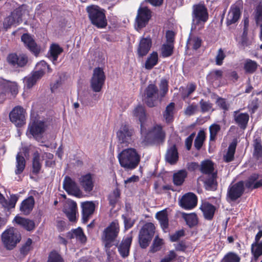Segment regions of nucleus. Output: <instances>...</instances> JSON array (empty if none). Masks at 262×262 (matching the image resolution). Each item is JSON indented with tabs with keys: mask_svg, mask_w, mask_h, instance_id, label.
Listing matches in <instances>:
<instances>
[{
	"mask_svg": "<svg viewBox=\"0 0 262 262\" xmlns=\"http://www.w3.org/2000/svg\"><path fill=\"white\" fill-rule=\"evenodd\" d=\"M243 4L241 2L231 5L226 18V24L228 26L238 21L242 15Z\"/></svg>",
	"mask_w": 262,
	"mask_h": 262,
	"instance_id": "nucleus-12",
	"label": "nucleus"
},
{
	"mask_svg": "<svg viewBox=\"0 0 262 262\" xmlns=\"http://www.w3.org/2000/svg\"><path fill=\"white\" fill-rule=\"evenodd\" d=\"M33 241L31 238H28L26 242L21 245L19 249V252L20 254L23 255V257H25L29 254V252L33 250Z\"/></svg>",
	"mask_w": 262,
	"mask_h": 262,
	"instance_id": "nucleus-41",
	"label": "nucleus"
},
{
	"mask_svg": "<svg viewBox=\"0 0 262 262\" xmlns=\"http://www.w3.org/2000/svg\"><path fill=\"white\" fill-rule=\"evenodd\" d=\"M214 169V164L211 161L208 160L202 162L200 170L202 173L212 174Z\"/></svg>",
	"mask_w": 262,
	"mask_h": 262,
	"instance_id": "nucleus-38",
	"label": "nucleus"
},
{
	"mask_svg": "<svg viewBox=\"0 0 262 262\" xmlns=\"http://www.w3.org/2000/svg\"><path fill=\"white\" fill-rule=\"evenodd\" d=\"M133 115L139 120L140 124V129L141 128L143 130L147 120V114L145 107L141 104L138 105L133 111Z\"/></svg>",
	"mask_w": 262,
	"mask_h": 262,
	"instance_id": "nucleus-20",
	"label": "nucleus"
},
{
	"mask_svg": "<svg viewBox=\"0 0 262 262\" xmlns=\"http://www.w3.org/2000/svg\"><path fill=\"white\" fill-rule=\"evenodd\" d=\"M182 217L186 223V224L189 228H192L196 226L198 224V218L195 213L187 214L182 213Z\"/></svg>",
	"mask_w": 262,
	"mask_h": 262,
	"instance_id": "nucleus-36",
	"label": "nucleus"
},
{
	"mask_svg": "<svg viewBox=\"0 0 262 262\" xmlns=\"http://www.w3.org/2000/svg\"><path fill=\"white\" fill-rule=\"evenodd\" d=\"M41 168V164L40 163V156L38 154H35L32 162V173L37 174L40 172Z\"/></svg>",
	"mask_w": 262,
	"mask_h": 262,
	"instance_id": "nucleus-49",
	"label": "nucleus"
},
{
	"mask_svg": "<svg viewBox=\"0 0 262 262\" xmlns=\"http://www.w3.org/2000/svg\"><path fill=\"white\" fill-rule=\"evenodd\" d=\"M200 208L206 220L211 221L213 219L216 210L214 205L208 202H204L202 203Z\"/></svg>",
	"mask_w": 262,
	"mask_h": 262,
	"instance_id": "nucleus-21",
	"label": "nucleus"
},
{
	"mask_svg": "<svg viewBox=\"0 0 262 262\" xmlns=\"http://www.w3.org/2000/svg\"><path fill=\"white\" fill-rule=\"evenodd\" d=\"M46 127L44 122L34 120L29 124L28 131L36 140H39L42 137Z\"/></svg>",
	"mask_w": 262,
	"mask_h": 262,
	"instance_id": "nucleus-16",
	"label": "nucleus"
},
{
	"mask_svg": "<svg viewBox=\"0 0 262 262\" xmlns=\"http://www.w3.org/2000/svg\"><path fill=\"white\" fill-rule=\"evenodd\" d=\"M7 61L13 67L24 68L27 65L29 58L25 54L10 53L7 57Z\"/></svg>",
	"mask_w": 262,
	"mask_h": 262,
	"instance_id": "nucleus-14",
	"label": "nucleus"
},
{
	"mask_svg": "<svg viewBox=\"0 0 262 262\" xmlns=\"http://www.w3.org/2000/svg\"><path fill=\"white\" fill-rule=\"evenodd\" d=\"M16 164L15 173L16 174L21 173L26 166V161L24 157L19 153L16 156Z\"/></svg>",
	"mask_w": 262,
	"mask_h": 262,
	"instance_id": "nucleus-42",
	"label": "nucleus"
},
{
	"mask_svg": "<svg viewBox=\"0 0 262 262\" xmlns=\"http://www.w3.org/2000/svg\"><path fill=\"white\" fill-rule=\"evenodd\" d=\"M208 19V13L207 8L204 4H195L192 6V24L199 25L204 23Z\"/></svg>",
	"mask_w": 262,
	"mask_h": 262,
	"instance_id": "nucleus-10",
	"label": "nucleus"
},
{
	"mask_svg": "<svg viewBox=\"0 0 262 262\" xmlns=\"http://www.w3.org/2000/svg\"><path fill=\"white\" fill-rule=\"evenodd\" d=\"M18 24L11 14L6 17L3 21L4 28L6 30L10 28L13 25L16 26Z\"/></svg>",
	"mask_w": 262,
	"mask_h": 262,
	"instance_id": "nucleus-57",
	"label": "nucleus"
},
{
	"mask_svg": "<svg viewBox=\"0 0 262 262\" xmlns=\"http://www.w3.org/2000/svg\"><path fill=\"white\" fill-rule=\"evenodd\" d=\"M166 161L171 165L175 164L179 159L178 151L176 144L172 145L167 150L165 156Z\"/></svg>",
	"mask_w": 262,
	"mask_h": 262,
	"instance_id": "nucleus-26",
	"label": "nucleus"
},
{
	"mask_svg": "<svg viewBox=\"0 0 262 262\" xmlns=\"http://www.w3.org/2000/svg\"><path fill=\"white\" fill-rule=\"evenodd\" d=\"M26 110L20 106L14 107L9 114L12 123L17 127H21L26 124Z\"/></svg>",
	"mask_w": 262,
	"mask_h": 262,
	"instance_id": "nucleus-11",
	"label": "nucleus"
},
{
	"mask_svg": "<svg viewBox=\"0 0 262 262\" xmlns=\"http://www.w3.org/2000/svg\"><path fill=\"white\" fill-rule=\"evenodd\" d=\"M120 231V227L117 221L112 222L105 228L101 235V241L107 249H110L116 241Z\"/></svg>",
	"mask_w": 262,
	"mask_h": 262,
	"instance_id": "nucleus-3",
	"label": "nucleus"
},
{
	"mask_svg": "<svg viewBox=\"0 0 262 262\" xmlns=\"http://www.w3.org/2000/svg\"><path fill=\"white\" fill-rule=\"evenodd\" d=\"M20 239V233L14 227L6 230L2 235V242L5 248L8 250H13Z\"/></svg>",
	"mask_w": 262,
	"mask_h": 262,
	"instance_id": "nucleus-5",
	"label": "nucleus"
},
{
	"mask_svg": "<svg viewBox=\"0 0 262 262\" xmlns=\"http://www.w3.org/2000/svg\"><path fill=\"white\" fill-rule=\"evenodd\" d=\"M159 87L160 91L159 92L161 95V98H163L168 91V81L166 79H161Z\"/></svg>",
	"mask_w": 262,
	"mask_h": 262,
	"instance_id": "nucleus-54",
	"label": "nucleus"
},
{
	"mask_svg": "<svg viewBox=\"0 0 262 262\" xmlns=\"http://www.w3.org/2000/svg\"><path fill=\"white\" fill-rule=\"evenodd\" d=\"M63 50H49L47 53V57L53 62L57 60L58 56Z\"/></svg>",
	"mask_w": 262,
	"mask_h": 262,
	"instance_id": "nucleus-63",
	"label": "nucleus"
},
{
	"mask_svg": "<svg viewBox=\"0 0 262 262\" xmlns=\"http://www.w3.org/2000/svg\"><path fill=\"white\" fill-rule=\"evenodd\" d=\"M120 195V191L118 188H116L113 191L109 194L108 200L109 204L113 207H115Z\"/></svg>",
	"mask_w": 262,
	"mask_h": 262,
	"instance_id": "nucleus-47",
	"label": "nucleus"
},
{
	"mask_svg": "<svg viewBox=\"0 0 262 262\" xmlns=\"http://www.w3.org/2000/svg\"><path fill=\"white\" fill-rule=\"evenodd\" d=\"M35 204L34 199L33 196H30L25 199L20 206V211L24 215L29 214L32 211Z\"/></svg>",
	"mask_w": 262,
	"mask_h": 262,
	"instance_id": "nucleus-24",
	"label": "nucleus"
},
{
	"mask_svg": "<svg viewBox=\"0 0 262 262\" xmlns=\"http://www.w3.org/2000/svg\"><path fill=\"white\" fill-rule=\"evenodd\" d=\"M18 197L16 194H12L10 195V199L9 201L7 200V204L4 205V207L5 208L11 209L14 208L17 201H18Z\"/></svg>",
	"mask_w": 262,
	"mask_h": 262,
	"instance_id": "nucleus-62",
	"label": "nucleus"
},
{
	"mask_svg": "<svg viewBox=\"0 0 262 262\" xmlns=\"http://www.w3.org/2000/svg\"><path fill=\"white\" fill-rule=\"evenodd\" d=\"M187 172L185 169H181L173 173L172 181L174 185L181 186L187 177Z\"/></svg>",
	"mask_w": 262,
	"mask_h": 262,
	"instance_id": "nucleus-32",
	"label": "nucleus"
},
{
	"mask_svg": "<svg viewBox=\"0 0 262 262\" xmlns=\"http://www.w3.org/2000/svg\"><path fill=\"white\" fill-rule=\"evenodd\" d=\"M11 90V83L3 79H0V104L4 102L7 93Z\"/></svg>",
	"mask_w": 262,
	"mask_h": 262,
	"instance_id": "nucleus-31",
	"label": "nucleus"
},
{
	"mask_svg": "<svg viewBox=\"0 0 262 262\" xmlns=\"http://www.w3.org/2000/svg\"><path fill=\"white\" fill-rule=\"evenodd\" d=\"M152 45L151 39L149 37L142 38L139 43L138 49H150Z\"/></svg>",
	"mask_w": 262,
	"mask_h": 262,
	"instance_id": "nucleus-56",
	"label": "nucleus"
},
{
	"mask_svg": "<svg viewBox=\"0 0 262 262\" xmlns=\"http://www.w3.org/2000/svg\"><path fill=\"white\" fill-rule=\"evenodd\" d=\"M36 71L34 72L39 77H42L46 72L51 73L52 69L50 66L44 60L37 63L35 67Z\"/></svg>",
	"mask_w": 262,
	"mask_h": 262,
	"instance_id": "nucleus-30",
	"label": "nucleus"
},
{
	"mask_svg": "<svg viewBox=\"0 0 262 262\" xmlns=\"http://www.w3.org/2000/svg\"><path fill=\"white\" fill-rule=\"evenodd\" d=\"M216 104L222 110L227 111L229 110V104L226 99L219 97L216 101Z\"/></svg>",
	"mask_w": 262,
	"mask_h": 262,
	"instance_id": "nucleus-61",
	"label": "nucleus"
},
{
	"mask_svg": "<svg viewBox=\"0 0 262 262\" xmlns=\"http://www.w3.org/2000/svg\"><path fill=\"white\" fill-rule=\"evenodd\" d=\"M120 165L125 169L133 170L138 166L141 156L134 148H128L123 149L118 155Z\"/></svg>",
	"mask_w": 262,
	"mask_h": 262,
	"instance_id": "nucleus-2",
	"label": "nucleus"
},
{
	"mask_svg": "<svg viewBox=\"0 0 262 262\" xmlns=\"http://www.w3.org/2000/svg\"><path fill=\"white\" fill-rule=\"evenodd\" d=\"M156 218L159 221L161 228L163 230L167 229L169 226V220L167 211L166 209L158 212Z\"/></svg>",
	"mask_w": 262,
	"mask_h": 262,
	"instance_id": "nucleus-29",
	"label": "nucleus"
},
{
	"mask_svg": "<svg viewBox=\"0 0 262 262\" xmlns=\"http://www.w3.org/2000/svg\"><path fill=\"white\" fill-rule=\"evenodd\" d=\"M205 133L203 130H200L194 140V145L197 150H200L203 146L205 140Z\"/></svg>",
	"mask_w": 262,
	"mask_h": 262,
	"instance_id": "nucleus-48",
	"label": "nucleus"
},
{
	"mask_svg": "<svg viewBox=\"0 0 262 262\" xmlns=\"http://www.w3.org/2000/svg\"><path fill=\"white\" fill-rule=\"evenodd\" d=\"M201 112L206 113L210 111L212 107V103L209 101H206L204 99H201L199 102Z\"/></svg>",
	"mask_w": 262,
	"mask_h": 262,
	"instance_id": "nucleus-60",
	"label": "nucleus"
},
{
	"mask_svg": "<svg viewBox=\"0 0 262 262\" xmlns=\"http://www.w3.org/2000/svg\"><path fill=\"white\" fill-rule=\"evenodd\" d=\"M237 111L234 112V120L241 128L245 129L247 126L249 120V116L247 113L237 114Z\"/></svg>",
	"mask_w": 262,
	"mask_h": 262,
	"instance_id": "nucleus-28",
	"label": "nucleus"
},
{
	"mask_svg": "<svg viewBox=\"0 0 262 262\" xmlns=\"http://www.w3.org/2000/svg\"><path fill=\"white\" fill-rule=\"evenodd\" d=\"M80 183L85 192L92 191L94 186L92 175L89 173L82 176L80 179Z\"/></svg>",
	"mask_w": 262,
	"mask_h": 262,
	"instance_id": "nucleus-25",
	"label": "nucleus"
},
{
	"mask_svg": "<svg viewBox=\"0 0 262 262\" xmlns=\"http://www.w3.org/2000/svg\"><path fill=\"white\" fill-rule=\"evenodd\" d=\"M259 174L253 173L251 174L245 181V187L248 189H255L262 187V179L257 181Z\"/></svg>",
	"mask_w": 262,
	"mask_h": 262,
	"instance_id": "nucleus-23",
	"label": "nucleus"
},
{
	"mask_svg": "<svg viewBox=\"0 0 262 262\" xmlns=\"http://www.w3.org/2000/svg\"><path fill=\"white\" fill-rule=\"evenodd\" d=\"M162 99L161 98L159 90L155 84H149L144 90V101L149 107L155 106L158 101H161Z\"/></svg>",
	"mask_w": 262,
	"mask_h": 262,
	"instance_id": "nucleus-6",
	"label": "nucleus"
},
{
	"mask_svg": "<svg viewBox=\"0 0 262 262\" xmlns=\"http://www.w3.org/2000/svg\"><path fill=\"white\" fill-rule=\"evenodd\" d=\"M132 241V235L128 234L122 239L120 244L118 246V252L122 258H126L129 255Z\"/></svg>",
	"mask_w": 262,
	"mask_h": 262,
	"instance_id": "nucleus-18",
	"label": "nucleus"
},
{
	"mask_svg": "<svg viewBox=\"0 0 262 262\" xmlns=\"http://www.w3.org/2000/svg\"><path fill=\"white\" fill-rule=\"evenodd\" d=\"M24 13V11L23 10V8L19 7L15 9L11 14L14 16L17 24H19L23 21L22 16Z\"/></svg>",
	"mask_w": 262,
	"mask_h": 262,
	"instance_id": "nucleus-58",
	"label": "nucleus"
},
{
	"mask_svg": "<svg viewBox=\"0 0 262 262\" xmlns=\"http://www.w3.org/2000/svg\"><path fill=\"white\" fill-rule=\"evenodd\" d=\"M82 220L84 223L88 222L90 216L95 211V205L93 202H85L82 204Z\"/></svg>",
	"mask_w": 262,
	"mask_h": 262,
	"instance_id": "nucleus-22",
	"label": "nucleus"
},
{
	"mask_svg": "<svg viewBox=\"0 0 262 262\" xmlns=\"http://www.w3.org/2000/svg\"><path fill=\"white\" fill-rule=\"evenodd\" d=\"M158 62L159 57L158 53L156 51H153L150 54L145 61L144 67L145 69L150 70L158 63Z\"/></svg>",
	"mask_w": 262,
	"mask_h": 262,
	"instance_id": "nucleus-33",
	"label": "nucleus"
},
{
	"mask_svg": "<svg viewBox=\"0 0 262 262\" xmlns=\"http://www.w3.org/2000/svg\"><path fill=\"white\" fill-rule=\"evenodd\" d=\"M251 253L255 259L262 255V241L259 243H255L251 245Z\"/></svg>",
	"mask_w": 262,
	"mask_h": 262,
	"instance_id": "nucleus-46",
	"label": "nucleus"
},
{
	"mask_svg": "<svg viewBox=\"0 0 262 262\" xmlns=\"http://www.w3.org/2000/svg\"><path fill=\"white\" fill-rule=\"evenodd\" d=\"M175 104L174 102H170L166 107L163 113V117L166 123H169L173 120V111Z\"/></svg>",
	"mask_w": 262,
	"mask_h": 262,
	"instance_id": "nucleus-40",
	"label": "nucleus"
},
{
	"mask_svg": "<svg viewBox=\"0 0 262 262\" xmlns=\"http://www.w3.org/2000/svg\"><path fill=\"white\" fill-rule=\"evenodd\" d=\"M47 262H65L62 256L55 250H52L48 255Z\"/></svg>",
	"mask_w": 262,
	"mask_h": 262,
	"instance_id": "nucleus-45",
	"label": "nucleus"
},
{
	"mask_svg": "<svg viewBox=\"0 0 262 262\" xmlns=\"http://www.w3.org/2000/svg\"><path fill=\"white\" fill-rule=\"evenodd\" d=\"M63 188L68 194L74 196H78L80 192L76 182L68 176H66L64 178Z\"/></svg>",
	"mask_w": 262,
	"mask_h": 262,
	"instance_id": "nucleus-17",
	"label": "nucleus"
},
{
	"mask_svg": "<svg viewBox=\"0 0 262 262\" xmlns=\"http://www.w3.org/2000/svg\"><path fill=\"white\" fill-rule=\"evenodd\" d=\"M140 129L141 143L144 146L152 145L164 142L166 133L160 124H156L152 128L147 129L146 126Z\"/></svg>",
	"mask_w": 262,
	"mask_h": 262,
	"instance_id": "nucleus-1",
	"label": "nucleus"
},
{
	"mask_svg": "<svg viewBox=\"0 0 262 262\" xmlns=\"http://www.w3.org/2000/svg\"><path fill=\"white\" fill-rule=\"evenodd\" d=\"M244 191V182L240 181L229 186L227 196L231 201L234 202L242 196Z\"/></svg>",
	"mask_w": 262,
	"mask_h": 262,
	"instance_id": "nucleus-13",
	"label": "nucleus"
},
{
	"mask_svg": "<svg viewBox=\"0 0 262 262\" xmlns=\"http://www.w3.org/2000/svg\"><path fill=\"white\" fill-rule=\"evenodd\" d=\"M155 227L152 223H145L139 234V243L142 249L146 248L149 245L155 234Z\"/></svg>",
	"mask_w": 262,
	"mask_h": 262,
	"instance_id": "nucleus-7",
	"label": "nucleus"
},
{
	"mask_svg": "<svg viewBox=\"0 0 262 262\" xmlns=\"http://www.w3.org/2000/svg\"><path fill=\"white\" fill-rule=\"evenodd\" d=\"M258 64L255 61L250 59L245 60L244 63V70L246 74H253L258 68Z\"/></svg>",
	"mask_w": 262,
	"mask_h": 262,
	"instance_id": "nucleus-39",
	"label": "nucleus"
},
{
	"mask_svg": "<svg viewBox=\"0 0 262 262\" xmlns=\"http://www.w3.org/2000/svg\"><path fill=\"white\" fill-rule=\"evenodd\" d=\"M151 17V11L146 7H140L136 17V23L139 29L145 27Z\"/></svg>",
	"mask_w": 262,
	"mask_h": 262,
	"instance_id": "nucleus-15",
	"label": "nucleus"
},
{
	"mask_svg": "<svg viewBox=\"0 0 262 262\" xmlns=\"http://www.w3.org/2000/svg\"><path fill=\"white\" fill-rule=\"evenodd\" d=\"M185 235V231L183 229H181L176 231L174 234L170 236V239L172 242L178 241L181 237Z\"/></svg>",
	"mask_w": 262,
	"mask_h": 262,
	"instance_id": "nucleus-64",
	"label": "nucleus"
},
{
	"mask_svg": "<svg viewBox=\"0 0 262 262\" xmlns=\"http://www.w3.org/2000/svg\"><path fill=\"white\" fill-rule=\"evenodd\" d=\"M21 40L28 49H38L37 45L33 36L28 33H24L21 36Z\"/></svg>",
	"mask_w": 262,
	"mask_h": 262,
	"instance_id": "nucleus-34",
	"label": "nucleus"
},
{
	"mask_svg": "<svg viewBox=\"0 0 262 262\" xmlns=\"http://www.w3.org/2000/svg\"><path fill=\"white\" fill-rule=\"evenodd\" d=\"M174 35L173 31L171 30L167 31L165 35L166 41L163 44L161 49H173Z\"/></svg>",
	"mask_w": 262,
	"mask_h": 262,
	"instance_id": "nucleus-37",
	"label": "nucleus"
},
{
	"mask_svg": "<svg viewBox=\"0 0 262 262\" xmlns=\"http://www.w3.org/2000/svg\"><path fill=\"white\" fill-rule=\"evenodd\" d=\"M89 17L92 24L97 28H104L107 25L104 10L97 6H91L86 8Z\"/></svg>",
	"mask_w": 262,
	"mask_h": 262,
	"instance_id": "nucleus-4",
	"label": "nucleus"
},
{
	"mask_svg": "<svg viewBox=\"0 0 262 262\" xmlns=\"http://www.w3.org/2000/svg\"><path fill=\"white\" fill-rule=\"evenodd\" d=\"M217 173H213L210 177L207 178L205 182L204 185L206 190L210 191H215L217 188L218 183L216 181Z\"/></svg>",
	"mask_w": 262,
	"mask_h": 262,
	"instance_id": "nucleus-35",
	"label": "nucleus"
},
{
	"mask_svg": "<svg viewBox=\"0 0 262 262\" xmlns=\"http://www.w3.org/2000/svg\"><path fill=\"white\" fill-rule=\"evenodd\" d=\"M14 221L16 224L23 227L26 230L30 231L34 229L35 225L33 220L25 219L19 216H16Z\"/></svg>",
	"mask_w": 262,
	"mask_h": 262,
	"instance_id": "nucleus-27",
	"label": "nucleus"
},
{
	"mask_svg": "<svg viewBox=\"0 0 262 262\" xmlns=\"http://www.w3.org/2000/svg\"><path fill=\"white\" fill-rule=\"evenodd\" d=\"M253 157L256 160L262 157V144L261 141L259 139H256L254 142Z\"/></svg>",
	"mask_w": 262,
	"mask_h": 262,
	"instance_id": "nucleus-44",
	"label": "nucleus"
},
{
	"mask_svg": "<svg viewBox=\"0 0 262 262\" xmlns=\"http://www.w3.org/2000/svg\"><path fill=\"white\" fill-rule=\"evenodd\" d=\"M163 241L162 239L160 238L158 236H157L154 241L153 243L150 247V251L152 253H155L156 252H157L159 251L161 248V246L163 245Z\"/></svg>",
	"mask_w": 262,
	"mask_h": 262,
	"instance_id": "nucleus-55",
	"label": "nucleus"
},
{
	"mask_svg": "<svg viewBox=\"0 0 262 262\" xmlns=\"http://www.w3.org/2000/svg\"><path fill=\"white\" fill-rule=\"evenodd\" d=\"M35 73H33L32 76L26 77L25 79V85L28 89H30L35 84L37 81L40 79Z\"/></svg>",
	"mask_w": 262,
	"mask_h": 262,
	"instance_id": "nucleus-53",
	"label": "nucleus"
},
{
	"mask_svg": "<svg viewBox=\"0 0 262 262\" xmlns=\"http://www.w3.org/2000/svg\"><path fill=\"white\" fill-rule=\"evenodd\" d=\"M236 147V143L235 142H232L229 145L227 152L224 156V160L225 162L228 163L234 160Z\"/></svg>",
	"mask_w": 262,
	"mask_h": 262,
	"instance_id": "nucleus-43",
	"label": "nucleus"
},
{
	"mask_svg": "<svg viewBox=\"0 0 262 262\" xmlns=\"http://www.w3.org/2000/svg\"><path fill=\"white\" fill-rule=\"evenodd\" d=\"M135 134L134 128L128 123L122 124L117 132V138L120 143L128 145L133 142V137Z\"/></svg>",
	"mask_w": 262,
	"mask_h": 262,
	"instance_id": "nucleus-9",
	"label": "nucleus"
},
{
	"mask_svg": "<svg viewBox=\"0 0 262 262\" xmlns=\"http://www.w3.org/2000/svg\"><path fill=\"white\" fill-rule=\"evenodd\" d=\"M198 198L196 195L192 192H189L182 196L180 203L183 208L190 210L196 206Z\"/></svg>",
	"mask_w": 262,
	"mask_h": 262,
	"instance_id": "nucleus-19",
	"label": "nucleus"
},
{
	"mask_svg": "<svg viewBox=\"0 0 262 262\" xmlns=\"http://www.w3.org/2000/svg\"><path fill=\"white\" fill-rule=\"evenodd\" d=\"M122 219L123 220L124 227L125 229L127 230L130 229L135 224V221L132 220L128 213L122 214L121 216Z\"/></svg>",
	"mask_w": 262,
	"mask_h": 262,
	"instance_id": "nucleus-59",
	"label": "nucleus"
},
{
	"mask_svg": "<svg viewBox=\"0 0 262 262\" xmlns=\"http://www.w3.org/2000/svg\"><path fill=\"white\" fill-rule=\"evenodd\" d=\"M239 256L235 253L230 252L227 253L223 257L222 262H239Z\"/></svg>",
	"mask_w": 262,
	"mask_h": 262,
	"instance_id": "nucleus-52",
	"label": "nucleus"
},
{
	"mask_svg": "<svg viewBox=\"0 0 262 262\" xmlns=\"http://www.w3.org/2000/svg\"><path fill=\"white\" fill-rule=\"evenodd\" d=\"M106 76L103 69L100 67L94 69L90 80V86L94 92H100L104 84Z\"/></svg>",
	"mask_w": 262,
	"mask_h": 262,
	"instance_id": "nucleus-8",
	"label": "nucleus"
},
{
	"mask_svg": "<svg viewBox=\"0 0 262 262\" xmlns=\"http://www.w3.org/2000/svg\"><path fill=\"white\" fill-rule=\"evenodd\" d=\"M209 130L210 133V141H215L217 133L221 130V126L218 124L213 123L209 126Z\"/></svg>",
	"mask_w": 262,
	"mask_h": 262,
	"instance_id": "nucleus-51",
	"label": "nucleus"
},
{
	"mask_svg": "<svg viewBox=\"0 0 262 262\" xmlns=\"http://www.w3.org/2000/svg\"><path fill=\"white\" fill-rule=\"evenodd\" d=\"M202 41V39L199 37L193 36L189 38L187 43V48L192 46L193 49H198L201 46Z\"/></svg>",
	"mask_w": 262,
	"mask_h": 262,
	"instance_id": "nucleus-50",
	"label": "nucleus"
}]
</instances>
